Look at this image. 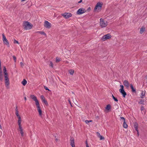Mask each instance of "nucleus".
I'll return each instance as SVG.
<instances>
[{"mask_svg":"<svg viewBox=\"0 0 147 147\" xmlns=\"http://www.w3.org/2000/svg\"><path fill=\"white\" fill-rule=\"evenodd\" d=\"M4 75H5V86L7 88H9V80L8 76V74L6 72H3Z\"/></svg>","mask_w":147,"mask_h":147,"instance_id":"nucleus-1","label":"nucleus"},{"mask_svg":"<svg viewBox=\"0 0 147 147\" xmlns=\"http://www.w3.org/2000/svg\"><path fill=\"white\" fill-rule=\"evenodd\" d=\"M23 26L24 27V29L27 30L31 29L32 26L29 22H25L24 23Z\"/></svg>","mask_w":147,"mask_h":147,"instance_id":"nucleus-2","label":"nucleus"},{"mask_svg":"<svg viewBox=\"0 0 147 147\" xmlns=\"http://www.w3.org/2000/svg\"><path fill=\"white\" fill-rule=\"evenodd\" d=\"M100 24L102 28L105 27L107 25V21H105L104 19L101 18L100 20Z\"/></svg>","mask_w":147,"mask_h":147,"instance_id":"nucleus-3","label":"nucleus"},{"mask_svg":"<svg viewBox=\"0 0 147 147\" xmlns=\"http://www.w3.org/2000/svg\"><path fill=\"white\" fill-rule=\"evenodd\" d=\"M3 36V43L7 45V47H9V42L8 40L6 38V37L5 35L3 34H2Z\"/></svg>","mask_w":147,"mask_h":147,"instance_id":"nucleus-4","label":"nucleus"},{"mask_svg":"<svg viewBox=\"0 0 147 147\" xmlns=\"http://www.w3.org/2000/svg\"><path fill=\"white\" fill-rule=\"evenodd\" d=\"M111 37V36L109 34H108L103 36L101 38V39L103 41H105L107 39L110 38Z\"/></svg>","mask_w":147,"mask_h":147,"instance_id":"nucleus-5","label":"nucleus"},{"mask_svg":"<svg viewBox=\"0 0 147 147\" xmlns=\"http://www.w3.org/2000/svg\"><path fill=\"white\" fill-rule=\"evenodd\" d=\"M61 15L66 19L72 16L71 14L70 13H62Z\"/></svg>","mask_w":147,"mask_h":147,"instance_id":"nucleus-6","label":"nucleus"},{"mask_svg":"<svg viewBox=\"0 0 147 147\" xmlns=\"http://www.w3.org/2000/svg\"><path fill=\"white\" fill-rule=\"evenodd\" d=\"M44 26L45 27L49 29L51 26V24L47 21H45L44 22Z\"/></svg>","mask_w":147,"mask_h":147,"instance_id":"nucleus-7","label":"nucleus"},{"mask_svg":"<svg viewBox=\"0 0 147 147\" xmlns=\"http://www.w3.org/2000/svg\"><path fill=\"white\" fill-rule=\"evenodd\" d=\"M85 10V9H83V8H80L77 11V13L78 15L82 14V13H85V12L86 11Z\"/></svg>","mask_w":147,"mask_h":147,"instance_id":"nucleus-8","label":"nucleus"},{"mask_svg":"<svg viewBox=\"0 0 147 147\" xmlns=\"http://www.w3.org/2000/svg\"><path fill=\"white\" fill-rule=\"evenodd\" d=\"M18 124L19 126V131H20L21 135L22 136H24V132L21 125V123H18Z\"/></svg>","mask_w":147,"mask_h":147,"instance_id":"nucleus-9","label":"nucleus"},{"mask_svg":"<svg viewBox=\"0 0 147 147\" xmlns=\"http://www.w3.org/2000/svg\"><path fill=\"white\" fill-rule=\"evenodd\" d=\"M102 3H101L100 2H98L96 5L94 9V10L95 11L99 7L100 9L102 7Z\"/></svg>","mask_w":147,"mask_h":147,"instance_id":"nucleus-10","label":"nucleus"},{"mask_svg":"<svg viewBox=\"0 0 147 147\" xmlns=\"http://www.w3.org/2000/svg\"><path fill=\"white\" fill-rule=\"evenodd\" d=\"M16 114L17 116L18 117V123H21V119L20 116L19 114V112L18 111H16Z\"/></svg>","mask_w":147,"mask_h":147,"instance_id":"nucleus-11","label":"nucleus"},{"mask_svg":"<svg viewBox=\"0 0 147 147\" xmlns=\"http://www.w3.org/2000/svg\"><path fill=\"white\" fill-rule=\"evenodd\" d=\"M123 84L125 86L128 88L129 87V84L128 81L125 80L124 81Z\"/></svg>","mask_w":147,"mask_h":147,"instance_id":"nucleus-12","label":"nucleus"},{"mask_svg":"<svg viewBox=\"0 0 147 147\" xmlns=\"http://www.w3.org/2000/svg\"><path fill=\"white\" fill-rule=\"evenodd\" d=\"M121 94L123 97L125 98L127 95L126 93L125 92L124 90H119Z\"/></svg>","mask_w":147,"mask_h":147,"instance_id":"nucleus-13","label":"nucleus"},{"mask_svg":"<svg viewBox=\"0 0 147 147\" xmlns=\"http://www.w3.org/2000/svg\"><path fill=\"white\" fill-rule=\"evenodd\" d=\"M37 109L39 113V115L41 117H42V111L40 109V107H37Z\"/></svg>","mask_w":147,"mask_h":147,"instance_id":"nucleus-14","label":"nucleus"},{"mask_svg":"<svg viewBox=\"0 0 147 147\" xmlns=\"http://www.w3.org/2000/svg\"><path fill=\"white\" fill-rule=\"evenodd\" d=\"M134 124V127L135 128V130L137 131H138V124L137 122H135Z\"/></svg>","mask_w":147,"mask_h":147,"instance_id":"nucleus-15","label":"nucleus"},{"mask_svg":"<svg viewBox=\"0 0 147 147\" xmlns=\"http://www.w3.org/2000/svg\"><path fill=\"white\" fill-rule=\"evenodd\" d=\"M146 91H142V93H141L140 97L141 98H143L144 97V96L145 95Z\"/></svg>","mask_w":147,"mask_h":147,"instance_id":"nucleus-16","label":"nucleus"},{"mask_svg":"<svg viewBox=\"0 0 147 147\" xmlns=\"http://www.w3.org/2000/svg\"><path fill=\"white\" fill-rule=\"evenodd\" d=\"M70 141H71L70 145L71 146L75 145L74 140L73 138H71L70 139Z\"/></svg>","mask_w":147,"mask_h":147,"instance_id":"nucleus-17","label":"nucleus"},{"mask_svg":"<svg viewBox=\"0 0 147 147\" xmlns=\"http://www.w3.org/2000/svg\"><path fill=\"white\" fill-rule=\"evenodd\" d=\"M30 97L34 101H35L37 99L36 97L34 95H31Z\"/></svg>","mask_w":147,"mask_h":147,"instance_id":"nucleus-18","label":"nucleus"},{"mask_svg":"<svg viewBox=\"0 0 147 147\" xmlns=\"http://www.w3.org/2000/svg\"><path fill=\"white\" fill-rule=\"evenodd\" d=\"M130 86L132 90V91L133 92H134L135 93L136 92V89L134 88V87H133V86L132 84H131L130 85Z\"/></svg>","mask_w":147,"mask_h":147,"instance_id":"nucleus-19","label":"nucleus"},{"mask_svg":"<svg viewBox=\"0 0 147 147\" xmlns=\"http://www.w3.org/2000/svg\"><path fill=\"white\" fill-rule=\"evenodd\" d=\"M145 30V28L144 27H142L140 29V33L142 34Z\"/></svg>","mask_w":147,"mask_h":147,"instance_id":"nucleus-20","label":"nucleus"},{"mask_svg":"<svg viewBox=\"0 0 147 147\" xmlns=\"http://www.w3.org/2000/svg\"><path fill=\"white\" fill-rule=\"evenodd\" d=\"M27 83V81L25 79H24L23 81L22 82V83L23 86H25L26 84Z\"/></svg>","mask_w":147,"mask_h":147,"instance_id":"nucleus-21","label":"nucleus"},{"mask_svg":"<svg viewBox=\"0 0 147 147\" xmlns=\"http://www.w3.org/2000/svg\"><path fill=\"white\" fill-rule=\"evenodd\" d=\"M123 126L124 128H127V125L125 121H124L123 123Z\"/></svg>","mask_w":147,"mask_h":147,"instance_id":"nucleus-22","label":"nucleus"},{"mask_svg":"<svg viewBox=\"0 0 147 147\" xmlns=\"http://www.w3.org/2000/svg\"><path fill=\"white\" fill-rule=\"evenodd\" d=\"M111 107L110 105V104H108L107 105L106 109L108 110H109L111 109Z\"/></svg>","mask_w":147,"mask_h":147,"instance_id":"nucleus-23","label":"nucleus"},{"mask_svg":"<svg viewBox=\"0 0 147 147\" xmlns=\"http://www.w3.org/2000/svg\"><path fill=\"white\" fill-rule=\"evenodd\" d=\"M34 101H35V104L37 106V107H40L39 102L38 100L37 99Z\"/></svg>","mask_w":147,"mask_h":147,"instance_id":"nucleus-24","label":"nucleus"},{"mask_svg":"<svg viewBox=\"0 0 147 147\" xmlns=\"http://www.w3.org/2000/svg\"><path fill=\"white\" fill-rule=\"evenodd\" d=\"M37 32L38 33L44 35L46 36V34L43 31H38Z\"/></svg>","mask_w":147,"mask_h":147,"instance_id":"nucleus-25","label":"nucleus"},{"mask_svg":"<svg viewBox=\"0 0 147 147\" xmlns=\"http://www.w3.org/2000/svg\"><path fill=\"white\" fill-rule=\"evenodd\" d=\"M112 97L113 99L116 102H118V100L117 98L115 97L113 94H112Z\"/></svg>","mask_w":147,"mask_h":147,"instance_id":"nucleus-26","label":"nucleus"},{"mask_svg":"<svg viewBox=\"0 0 147 147\" xmlns=\"http://www.w3.org/2000/svg\"><path fill=\"white\" fill-rule=\"evenodd\" d=\"M144 101L143 100H141L139 102V103L142 104V105H144Z\"/></svg>","mask_w":147,"mask_h":147,"instance_id":"nucleus-27","label":"nucleus"},{"mask_svg":"<svg viewBox=\"0 0 147 147\" xmlns=\"http://www.w3.org/2000/svg\"><path fill=\"white\" fill-rule=\"evenodd\" d=\"M70 74L73 75L74 72V71L73 70H70L69 71Z\"/></svg>","mask_w":147,"mask_h":147,"instance_id":"nucleus-28","label":"nucleus"},{"mask_svg":"<svg viewBox=\"0 0 147 147\" xmlns=\"http://www.w3.org/2000/svg\"><path fill=\"white\" fill-rule=\"evenodd\" d=\"M42 101L45 104L47 105H48V103H47V101L45 100V99L43 100H42Z\"/></svg>","mask_w":147,"mask_h":147,"instance_id":"nucleus-29","label":"nucleus"},{"mask_svg":"<svg viewBox=\"0 0 147 147\" xmlns=\"http://www.w3.org/2000/svg\"><path fill=\"white\" fill-rule=\"evenodd\" d=\"M61 59L58 57H57L56 58V62H58L60 61Z\"/></svg>","mask_w":147,"mask_h":147,"instance_id":"nucleus-30","label":"nucleus"},{"mask_svg":"<svg viewBox=\"0 0 147 147\" xmlns=\"http://www.w3.org/2000/svg\"><path fill=\"white\" fill-rule=\"evenodd\" d=\"M49 62L50 63V64L49 65V66H50L51 67H53V63L51 61H49Z\"/></svg>","mask_w":147,"mask_h":147,"instance_id":"nucleus-31","label":"nucleus"},{"mask_svg":"<svg viewBox=\"0 0 147 147\" xmlns=\"http://www.w3.org/2000/svg\"><path fill=\"white\" fill-rule=\"evenodd\" d=\"M120 86L121 87V89H120L119 90H124V86L123 85H121Z\"/></svg>","mask_w":147,"mask_h":147,"instance_id":"nucleus-32","label":"nucleus"},{"mask_svg":"<svg viewBox=\"0 0 147 147\" xmlns=\"http://www.w3.org/2000/svg\"><path fill=\"white\" fill-rule=\"evenodd\" d=\"M99 138H100V140H102L105 139L104 137L101 135H100Z\"/></svg>","mask_w":147,"mask_h":147,"instance_id":"nucleus-33","label":"nucleus"},{"mask_svg":"<svg viewBox=\"0 0 147 147\" xmlns=\"http://www.w3.org/2000/svg\"><path fill=\"white\" fill-rule=\"evenodd\" d=\"M13 60L14 61V62H15L16 61V57L14 55H13Z\"/></svg>","mask_w":147,"mask_h":147,"instance_id":"nucleus-34","label":"nucleus"},{"mask_svg":"<svg viewBox=\"0 0 147 147\" xmlns=\"http://www.w3.org/2000/svg\"><path fill=\"white\" fill-rule=\"evenodd\" d=\"M3 72H5L7 71L5 67V66L4 67H3Z\"/></svg>","mask_w":147,"mask_h":147,"instance_id":"nucleus-35","label":"nucleus"},{"mask_svg":"<svg viewBox=\"0 0 147 147\" xmlns=\"http://www.w3.org/2000/svg\"><path fill=\"white\" fill-rule=\"evenodd\" d=\"M144 109V107L143 106H141L140 107V110L142 111Z\"/></svg>","mask_w":147,"mask_h":147,"instance_id":"nucleus-36","label":"nucleus"},{"mask_svg":"<svg viewBox=\"0 0 147 147\" xmlns=\"http://www.w3.org/2000/svg\"><path fill=\"white\" fill-rule=\"evenodd\" d=\"M41 98L42 100H43L45 99V98L44 97V96L43 95H41Z\"/></svg>","mask_w":147,"mask_h":147,"instance_id":"nucleus-37","label":"nucleus"},{"mask_svg":"<svg viewBox=\"0 0 147 147\" xmlns=\"http://www.w3.org/2000/svg\"><path fill=\"white\" fill-rule=\"evenodd\" d=\"M120 119L121 120L123 121V122L125 121V119L123 117H121Z\"/></svg>","mask_w":147,"mask_h":147,"instance_id":"nucleus-38","label":"nucleus"},{"mask_svg":"<svg viewBox=\"0 0 147 147\" xmlns=\"http://www.w3.org/2000/svg\"><path fill=\"white\" fill-rule=\"evenodd\" d=\"M20 66L22 67H23L24 65V63L22 62H20Z\"/></svg>","mask_w":147,"mask_h":147,"instance_id":"nucleus-39","label":"nucleus"},{"mask_svg":"<svg viewBox=\"0 0 147 147\" xmlns=\"http://www.w3.org/2000/svg\"><path fill=\"white\" fill-rule=\"evenodd\" d=\"M97 136L99 138L100 136V134L98 132H96Z\"/></svg>","mask_w":147,"mask_h":147,"instance_id":"nucleus-40","label":"nucleus"},{"mask_svg":"<svg viewBox=\"0 0 147 147\" xmlns=\"http://www.w3.org/2000/svg\"><path fill=\"white\" fill-rule=\"evenodd\" d=\"M14 43H17V44H19L18 42V41H17V40H15H15H14Z\"/></svg>","mask_w":147,"mask_h":147,"instance_id":"nucleus-41","label":"nucleus"},{"mask_svg":"<svg viewBox=\"0 0 147 147\" xmlns=\"http://www.w3.org/2000/svg\"><path fill=\"white\" fill-rule=\"evenodd\" d=\"M86 147H89L88 145L87 141L86 142Z\"/></svg>","mask_w":147,"mask_h":147,"instance_id":"nucleus-42","label":"nucleus"},{"mask_svg":"<svg viewBox=\"0 0 147 147\" xmlns=\"http://www.w3.org/2000/svg\"><path fill=\"white\" fill-rule=\"evenodd\" d=\"M44 88L46 90H49V89L46 86H44Z\"/></svg>","mask_w":147,"mask_h":147,"instance_id":"nucleus-43","label":"nucleus"},{"mask_svg":"<svg viewBox=\"0 0 147 147\" xmlns=\"http://www.w3.org/2000/svg\"><path fill=\"white\" fill-rule=\"evenodd\" d=\"M0 80L1 81H2L3 80V76H0Z\"/></svg>","mask_w":147,"mask_h":147,"instance_id":"nucleus-44","label":"nucleus"},{"mask_svg":"<svg viewBox=\"0 0 147 147\" xmlns=\"http://www.w3.org/2000/svg\"><path fill=\"white\" fill-rule=\"evenodd\" d=\"M85 122L87 124H88L89 123V121L88 120H86L85 121Z\"/></svg>","mask_w":147,"mask_h":147,"instance_id":"nucleus-45","label":"nucleus"},{"mask_svg":"<svg viewBox=\"0 0 147 147\" xmlns=\"http://www.w3.org/2000/svg\"><path fill=\"white\" fill-rule=\"evenodd\" d=\"M0 76H3L2 71H1V70H0Z\"/></svg>","mask_w":147,"mask_h":147,"instance_id":"nucleus-46","label":"nucleus"},{"mask_svg":"<svg viewBox=\"0 0 147 147\" xmlns=\"http://www.w3.org/2000/svg\"><path fill=\"white\" fill-rule=\"evenodd\" d=\"M90 10H91V8H90V7H89L87 9L86 11H90Z\"/></svg>","mask_w":147,"mask_h":147,"instance_id":"nucleus-47","label":"nucleus"},{"mask_svg":"<svg viewBox=\"0 0 147 147\" xmlns=\"http://www.w3.org/2000/svg\"><path fill=\"white\" fill-rule=\"evenodd\" d=\"M68 101L69 102V103L70 104V105H71V102L70 101V99H68Z\"/></svg>","mask_w":147,"mask_h":147,"instance_id":"nucleus-48","label":"nucleus"},{"mask_svg":"<svg viewBox=\"0 0 147 147\" xmlns=\"http://www.w3.org/2000/svg\"><path fill=\"white\" fill-rule=\"evenodd\" d=\"M15 110H16V111H18V107L17 106H16V107Z\"/></svg>","mask_w":147,"mask_h":147,"instance_id":"nucleus-49","label":"nucleus"},{"mask_svg":"<svg viewBox=\"0 0 147 147\" xmlns=\"http://www.w3.org/2000/svg\"><path fill=\"white\" fill-rule=\"evenodd\" d=\"M1 59H0V70H1Z\"/></svg>","mask_w":147,"mask_h":147,"instance_id":"nucleus-50","label":"nucleus"},{"mask_svg":"<svg viewBox=\"0 0 147 147\" xmlns=\"http://www.w3.org/2000/svg\"><path fill=\"white\" fill-rule=\"evenodd\" d=\"M82 1V0H80L78 2V3H80Z\"/></svg>","mask_w":147,"mask_h":147,"instance_id":"nucleus-51","label":"nucleus"},{"mask_svg":"<svg viewBox=\"0 0 147 147\" xmlns=\"http://www.w3.org/2000/svg\"><path fill=\"white\" fill-rule=\"evenodd\" d=\"M24 100L26 101V96L24 97Z\"/></svg>","mask_w":147,"mask_h":147,"instance_id":"nucleus-52","label":"nucleus"},{"mask_svg":"<svg viewBox=\"0 0 147 147\" xmlns=\"http://www.w3.org/2000/svg\"><path fill=\"white\" fill-rule=\"evenodd\" d=\"M137 134H138V136H139V132L138 131H137Z\"/></svg>","mask_w":147,"mask_h":147,"instance_id":"nucleus-53","label":"nucleus"},{"mask_svg":"<svg viewBox=\"0 0 147 147\" xmlns=\"http://www.w3.org/2000/svg\"><path fill=\"white\" fill-rule=\"evenodd\" d=\"M55 140H56V142H57V140H58V139H57V138H56L55 139Z\"/></svg>","mask_w":147,"mask_h":147,"instance_id":"nucleus-54","label":"nucleus"},{"mask_svg":"<svg viewBox=\"0 0 147 147\" xmlns=\"http://www.w3.org/2000/svg\"><path fill=\"white\" fill-rule=\"evenodd\" d=\"M72 146V147H75V145H72V146Z\"/></svg>","mask_w":147,"mask_h":147,"instance_id":"nucleus-55","label":"nucleus"},{"mask_svg":"<svg viewBox=\"0 0 147 147\" xmlns=\"http://www.w3.org/2000/svg\"><path fill=\"white\" fill-rule=\"evenodd\" d=\"M89 123L90 122H92V120H89Z\"/></svg>","mask_w":147,"mask_h":147,"instance_id":"nucleus-56","label":"nucleus"},{"mask_svg":"<svg viewBox=\"0 0 147 147\" xmlns=\"http://www.w3.org/2000/svg\"><path fill=\"white\" fill-rule=\"evenodd\" d=\"M146 78L147 79V75L146 76Z\"/></svg>","mask_w":147,"mask_h":147,"instance_id":"nucleus-57","label":"nucleus"},{"mask_svg":"<svg viewBox=\"0 0 147 147\" xmlns=\"http://www.w3.org/2000/svg\"><path fill=\"white\" fill-rule=\"evenodd\" d=\"M71 105V107H72V105H71H71Z\"/></svg>","mask_w":147,"mask_h":147,"instance_id":"nucleus-58","label":"nucleus"}]
</instances>
